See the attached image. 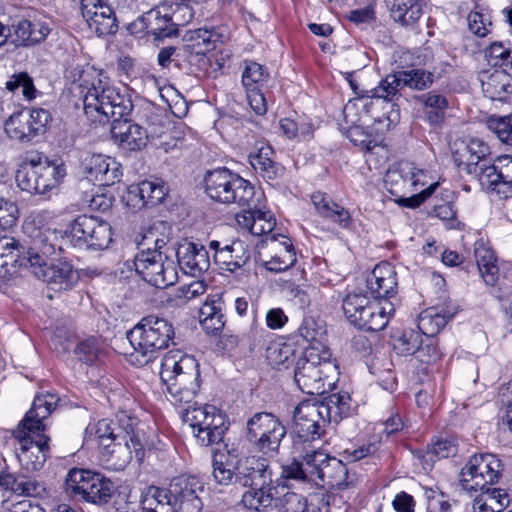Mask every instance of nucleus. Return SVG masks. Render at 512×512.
I'll list each match as a JSON object with an SVG mask.
<instances>
[{
    "label": "nucleus",
    "instance_id": "nucleus-21",
    "mask_svg": "<svg viewBox=\"0 0 512 512\" xmlns=\"http://www.w3.org/2000/svg\"><path fill=\"white\" fill-rule=\"evenodd\" d=\"M238 485L241 487H254L270 485L272 470L267 457L250 455L238 459Z\"/></svg>",
    "mask_w": 512,
    "mask_h": 512
},
{
    "label": "nucleus",
    "instance_id": "nucleus-40",
    "mask_svg": "<svg viewBox=\"0 0 512 512\" xmlns=\"http://www.w3.org/2000/svg\"><path fill=\"white\" fill-rule=\"evenodd\" d=\"M236 466H238V459H234L228 454H215L212 471L214 480L220 485H238Z\"/></svg>",
    "mask_w": 512,
    "mask_h": 512
},
{
    "label": "nucleus",
    "instance_id": "nucleus-42",
    "mask_svg": "<svg viewBox=\"0 0 512 512\" xmlns=\"http://www.w3.org/2000/svg\"><path fill=\"white\" fill-rule=\"evenodd\" d=\"M199 319L202 328L207 333L216 334L220 332L225 324L222 313V302L220 299L206 301L199 311Z\"/></svg>",
    "mask_w": 512,
    "mask_h": 512
},
{
    "label": "nucleus",
    "instance_id": "nucleus-31",
    "mask_svg": "<svg viewBox=\"0 0 512 512\" xmlns=\"http://www.w3.org/2000/svg\"><path fill=\"white\" fill-rule=\"evenodd\" d=\"M458 312L456 306L431 307L423 311L418 317L417 327L421 335L433 337L439 333L450 319Z\"/></svg>",
    "mask_w": 512,
    "mask_h": 512
},
{
    "label": "nucleus",
    "instance_id": "nucleus-26",
    "mask_svg": "<svg viewBox=\"0 0 512 512\" xmlns=\"http://www.w3.org/2000/svg\"><path fill=\"white\" fill-rule=\"evenodd\" d=\"M368 292L377 300H387L396 294V273L388 262L377 264L366 278Z\"/></svg>",
    "mask_w": 512,
    "mask_h": 512
},
{
    "label": "nucleus",
    "instance_id": "nucleus-29",
    "mask_svg": "<svg viewBox=\"0 0 512 512\" xmlns=\"http://www.w3.org/2000/svg\"><path fill=\"white\" fill-rule=\"evenodd\" d=\"M490 154L489 146L480 139L473 138L467 143H462L460 148L453 151L452 156L454 163L465 170L468 174L476 172L478 165L486 162L487 156Z\"/></svg>",
    "mask_w": 512,
    "mask_h": 512
},
{
    "label": "nucleus",
    "instance_id": "nucleus-51",
    "mask_svg": "<svg viewBox=\"0 0 512 512\" xmlns=\"http://www.w3.org/2000/svg\"><path fill=\"white\" fill-rule=\"evenodd\" d=\"M422 335L415 330H405L394 342V350L399 355H413L421 352Z\"/></svg>",
    "mask_w": 512,
    "mask_h": 512
},
{
    "label": "nucleus",
    "instance_id": "nucleus-23",
    "mask_svg": "<svg viewBox=\"0 0 512 512\" xmlns=\"http://www.w3.org/2000/svg\"><path fill=\"white\" fill-rule=\"evenodd\" d=\"M84 170L86 178L99 186H111L122 176L120 163L101 154H93L86 159Z\"/></svg>",
    "mask_w": 512,
    "mask_h": 512
},
{
    "label": "nucleus",
    "instance_id": "nucleus-52",
    "mask_svg": "<svg viewBox=\"0 0 512 512\" xmlns=\"http://www.w3.org/2000/svg\"><path fill=\"white\" fill-rule=\"evenodd\" d=\"M399 77H401L404 87H409L415 90L427 89L434 81L433 73L423 69L399 71Z\"/></svg>",
    "mask_w": 512,
    "mask_h": 512
},
{
    "label": "nucleus",
    "instance_id": "nucleus-41",
    "mask_svg": "<svg viewBox=\"0 0 512 512\" xmlns=\"http://www.w3.org/2000/svg\"><path fill=\"white\" fill-rule=\"evenodd\" d=\"M141 508L143 512H173L170 487L150 486L142 496Z\"/></svg>",
    "mask_w": 512,
    "mask_h": 512
},
{
    "label": "nucleus",
    "instance_id": "nucleus-59",
    "mask_svg": "<svg viewBox=\"0 0 512 512\" xmlns=\"http://www.w3.org/2000/svg\"><path fill=\"white\" fill-rule=\"evenodd\" d=\"M472 174L476 175L482 184H487L493 189H497L501 185V179L498 177V159H495L492 164L486 159V162L480 163L478 170Z\"/></svg>",
    "mask_w": 512,
    "mask_h": 512
},
{
    "label": "nucleus",
    "instance_id": "nucleus-27",
    "mask_svg": "<svg viewBox=\"0 0 512 512\" xmlns=\"http://www.w3.org/2000/svg\"><path fill=\"white\" fill-rule=\"evenodd\" d=\"M31 272L50 285L53 290H69L79 280L77 271L67 262L50 266L46 262Z\"/></svg>",
    "mask_w": 512,
    "mask_h": 512
},
{
    "label": "nucleus",
    "instance_id": "nucleus-30",
    "mask_svg": "<svg viewBox=\"0 0 512 512\" xmlns=\"http://www.w3.org/2000/svg\"><path fill=\"white\" fill-rule=\"evenodd\" d=\"M311 201L319 214L324 219H327L343 229H348L352 225V217L350 212L339 205L333 199L322 192H315L311 195Z\"/></svg>",
    "mask_w": 512,
    "mask_h": 512
},
{
    "label": "nucleus",
    "instance_id": "nucleus-46",
    "mask_svg": "<svg viewBox=\"0 0 512 512\" xmlns=\"http://www.w3.org/2000/svg\"><path fill=\"white\" fill-rule=\"evenodd\" d=\"M404 88L399 71L387 75L380 81L379 85L371 90L372 97L393 102L401 97V90Z\"/></svg>",
    "mask_w": 512,
    "mask_h": 512
},
{
    "label": "nucleus",
    "instance_id": "nucleus-3",
    "mask_svg": "<svg viewBox=\"0 0 512 512\" xmlns=\"http://www.w3.org/2000/svg\"><path fill=\"white\" fill-rule=\"evenodd\" d=\"M59 397L52 393L35 396L32 407L14 431L18 441L16 456L22 470L27 472L40 471L50 456V437L45 431L43 421L57 406Z\"/></svg>",
    "mask_w": 512,
    "mask_h": 512
},
{
    "label": "nucleus",
    "instance_id": "nucleus-15",
    "mask_svg": "<svg viewBox=\"0 0 512 512\" xmlns=\"http://www.w3.org/2000/svg\"><path fill=\"white\" fill-rule=\"evenodd\" d=\"M501 466L494 454L473 455L460 472V484L467 491L484 490L498 481Z\"/></svg>",
    "mask_w": 512,
    "mask_h": 512
},
{
    "label": "nucleus",
    "instance_id": "nucleus-53",
    "mask_svg": "<svg viewBox=\"0 0 512 512\" xmlns=\"http://www.w3.org/2000/svg\"><path fill=\"white\" fill-rule=\"evenodd\" d=\"M268 76V71L263 65L249 61L246 62L245 69L242 73V83L246 90L259 89V86L267 81Z\"/></svg>",
    "mask_w": 512,
    "mask_h": 512
},
{
    "label": "nucleus",
    "instance_id": "nucleus-37",
    "mask_svg": "<svg viewBox=\"0 0 512 512\" xmlns=\"http://www.w3.org/2000/svg\"><path fill=\"white\" fill-rule=\"evenodd\" d=\"M394 309L391 303L387 307H381L378 302H370L366 308L362 309L361 323H352L359 329L366 331L376 332L384 329L388 324V314L393 312Z\"/></svg>",
    "mask_w": 512,
    "mask_h": 512
},
{
    "label": "nucleus",
    "instance_id": "nucleus-11",
    "mask_svg": "<svg viewBox=\"0 0 512 512\" xmlns=\"http://www.w3.org/2000/svg\"><path fill=\"white\" fill-rule=\"evenodd\" d=\"M421 176H424L423 171H417L410 163H402L397 169L388 170L384 181L392 195L400 196L398 203L416 208L429 198L438 186V183H432L419 193H412L416 191Z\"/></svg>",
    "mask_w": 512,
    "mask_h": 512
},
{
    "label": "nucleus",
    "instance_id": "nucleus-24",
    "mask_svg": "<svg viewBox=\"0 0 512 512\" xmlns=\"http://www.w3.org/2000/svg\"><path fill=\"white\" fill-rule=\"evenodd\" d=\"M0 487L19 496L42 498L46 495L45 483L22 471H0Z\"/></svg>",
    "mask_w": 512,
    "mask_h": 512
},
{
    "label": "nucleus",
    "instance_id": "nucleus-55",
    "mask_svg": "<svg viewBox=\"0 0 512 512\" xmlns=\"http://www.w3.org/2000/svg\"><path fill=\"white\" fill-rule=\"evenodd\" d=\"M487 127L502 143L512 146L511 116H491L487 120Z\"/></svg>",
    "mask_w": 512,
    "mask_h": 512
},
{
    "label": "nucleus",
    "instance_id": "nucleus-32",
    "mask_svg": "<svg viewBox=\"0 0 512 512\" xmlns=\"http://www.w3.org/2000/svg\"><path fill=\"white\" fill-rule=\"evenodd\" d=\"M319 485L322 487L338 488L344 490L352 485L349 480L348 469L339 459L327 454V460L324 461L318 477Z\"/></svg>",
    "mask_w": 512,
    "mask_h": 512
},
{
    "label": "nucleus",
    "instance_id": "nucleus-48",
    "mask_svg": "<svg viewBox=\"0 0 512 512\" xmlns=\"http://www.w3.org/2000/svg\"><path fill=\"white\" fill-rule=\"evenodd\" d=\"M190 40L193 42L191 47L196 49L195 56L200 57V61L205 62L204 54L214 49L215 43L219 40V34L205 28H200L192 32Z\"/></svg>",
    "mask_w": 512,
    "mask_h": 512
},
{
    "label": "nucleus",
    "instance_id": "nucleus-5",
    "mask_svg": "<svg viewBox=\"0 0 512 512\" xmlns=\"http://www.w3.org/2000/svg\"><path fill=\"white\" fill-rule=\"evenodd\" d=\"M127 340L134 349L130 355L138 366H144L154 360L157 353L169 346L174 338L172 324L154 315L144 317L126 333Z\"/></svg>",
    "mask_w": 512,
    "mask_h": 512
},
{
    "label": "nucleus",
    "instance_id": "nucleus-60",
    "mask_svg": "<svg viewBox=\"0 0 512 512\" xmlns=\"http://www.w3.org/2000/svg\"><path fill=\"white\" fill-rule=\"evenodd\" d=\"M22 255L23 247L15 238L9 236L0 237L1 258H5L6 260L11 262L12 267H16L19 266V261H16V259H20Z\"/></svg>",
    "mask_w": 512,
    "mask_h": 512
},
{
    "label": "nucleus",
    "instance_id": "nucleus-58",
    "mask_svg": "<svg viewBox=\"0 0 512 512\" xmlns=\"http://www.w3.org/2000/svg\"><path fill=\"white\" fill-rule=\"evenodd\" d=\"M100 352V341L95 337H89L80 341L74 349L76 357L86 363H94Z\"/></svg>",
    "mask_w": 512,
    "mask_h": 512
},
{
    "label": "nucleus",
    "instance_id": "nucleus-33",
    "mask_svg": "<svg viewBox=\"0 0 512 512\" xmlns=\"http://www.w3.org/2000/svg\"><path fill=\"white\" fill-rule=\"evenodd\" d=\"M272 154L270 146H262L256 153H250L248 156L251 167L267 182L275 181L284 174V167L271 159Z\"/></svg>",
    "mask_w": 512,
    "mask_h": 512
},
{
    "label": "nucleus",
    "instance_id": "nucleus-39",
    "mask_svg": "<svg viewBox=\"0 0 512 512\" xmlns=\"http://www.w3.org/2000/svg\"><path fill=\"white\" fill-rule=\"evenodd\" d=\"M274 254L269 260L263 261V266L271 272H282L293 266L296 262V253L289 240L277 243L272 237Z\"/></svg>",
    "mask_w": 512,
    "mask_h": 512
},
{
    "label": "nucleus",
    "instance_id": "nucleus-6",
    "mask_svg": "<svg viewBox=\"0 0 512 512\" xmlns=\"http://www.w3.org/2000/svg\"><path fill=\"white\" fill-rule=\"evenodd\" d=\"M65 175L66 168L62 162L36 154L23 161L16 172L15 180L21 190L44 195L58 187Z\"/></svg>",
    "mask_w": 512,
    "mask_h": 512
},
{
    "label": "nucleus",
    "instance_id": "nucleus-49",
    "mask_svg": "<svg viewBox=\"0 0 512 512\" xmlns=\"http://www.w3.org/2000/svg\"><path fill=\"white\" fill-rule=\"evenodd\" d=\"M371 301L361 293H350L343 299V312L350 323H361L362 309L366 308Z\"/></svg>",
    "mask_w": 512,
    "mask_h": 512
},
{
    "label": "nucleus",
    "instance_id": "nucleus-7",
    "mask_svg": "<svg viewBox=\"0 0 512 512\" xmlns=\"http://www.w3.org/2000/svg\"><path fill=\"white\" fill-rule=\"evenodd\" d=\"M205 192L215 202L252 206L257 203L255 187L227 168L208 171L204 177Z\"/></svg>",
    "mask_w": 512,
    "mask_h": 512
},
{
    "label": "nucleus",
    "instance_id": "nucleus-14",
    "mask_svg": "<svg viewBox=\"0 0 512 512\" xmlns=\"http://www.w3.org/2000/svg\"><path fill=\"white\" fill-rule=\"evenodd\" d=\"M326 408L321 403L303 401L293 411L294 444H304L319 439L329 423Z\"/></svg>",
    "mask_w": 512,
    "mask_h": 512
},
{
    "label": "nucleus",
    "instance_id": "nucleus-64",
    "mask_svg": "<svg viewBox=\"0 0 512 512\" xmlns=\"http://www.w3.org/2000/svg\"><path fill=\"white\" fill-rule=\"evenodd\" d=\"M484 492L489 500V508L494 512H502L510 503V497L508 493L500 488H489L488 486L484 489Z\"/></svg>",
    "mask_w": 512,
    "mask_h": 512
},
{
    "label": "nucleus",
    "instance_id": "nucleus-43",
    "mask_svg": "<svg viewBox=\"0 0 512 512\" xmlns=\"http://www.w3.org/2000/svg\"><path fill=\"white\" fill-rule=\"evenodd\" d=\"M476 263L481 273L484 282L487 285H495L498 279V266L496 264V257L494 251L485 246L484 244H479L476 246L474 251Z\"/></svg>",
    "mask_w": 512,
    "mask_h": 512
},
{
    "label": "nucleus",
    "instance_id": "nucleus-13",
    "mask_svg": "<svg viewBox=\"0 0 512 512\" xmlns=\"http://www.w3.org/2000/svg\"><path fill=\"white\" fill-rule=\"evenodd\" d=\"M134 266L137 274L157 288H166L177 281L173 260L157 249H147L136 254Z\"/></svg>",
    "mask_w": 512,
    "mask_h": 512
},
{
    "label": "nucleus",
    "instance_id": "nucleus-28",
    "mask_svg": "<svg viewBox=\"0 0 512 512\" xmlns=\"http://www.w3.org/2000/svg\"><path fill=\"white\" fill-rule=\"evenodd\" d=\"M177 261L180 269L193 277L207 271L210 262L207 250L202 245L193 242H184L176 250Z\"/></svg>",
    "mask_w": 512,
    "mask_h": 512
},
{
    "label": "nucleus",
    "instance_id": "nucleus-1",
    "mask_svg": "<svg viewBox=\"0 0 512 512\" xmlns=\"http://www.w3.org/2000/svg\"><path fill=\"white\" fill-rule=\"evenodd\" d=\"M70 90L82 99L84 114L89 121L111 122V137L121 149L141 151L149 140H154L152 133L128 119L133 110L131 99L114 87L101 71L92 67L82 69Z\"/></svg>",
    "mask_w": 512,
    "mask_h": 512
},
{
    "label": "nucleus",
    "instance_id": "nucleus-20",
    "mask_svg": "<svg viewBox=\"0 0 512 512\" xmlns=\"http://www.w3.org/2000/svg\"><path fill=\"white\" fill-rule=\"evenodd\" d=\"M81 12L89 28L98 36L116 32L115 14L105 0H81Z\"/></svg>",
    "mask_w": 512,
    "mask_h": 512
},
{
    "label": "nucleus",
    "instance_id": "nucleus-4",
    "mask_svg": "<svg viewBox=\"0 0 512 512\" xmlns=\"http://www.w3.org/2000/svg\"><path fill=\"white\" fill-rule=\"evenodd\" d=\"M118 428L124 433L101 451L102 459L114 470L124 469L133 459L141 463L145 457V451L151 449L153 443L144 430V424L126 412L118 414Z\"/></svg>",
    "mask_w": 512,
    "mask_h": 512
},
{
    "label": "nucleus",
    "instance_id": "nucleus-25",
    "mask_svg": "<svg viewBox=\"0 0 512 512\" xmlns=\"http://www.w3.org/2000/svg\"><path fill=\"white\" fill-rule=\"evenodd\" d=\"M49 32L50 29L44 22L19 19L7 27V35L1 41L5 43L10 39L16 46H30L45 40Z\"/></svg>",
    "mask_w": 512,
    "mask_h": 512
},
{
    "label": "nucleus",
    "instance_id": "nucleus-54",
    "mask_svg": "<svg viewBox=\"0 0 512 512\" xmlns=\"http://www.w3.org/2000/svg\"><path fill=\"white\" fill-rule=\"evenodd\" d=\"M25 100L31 101L35 98L36 88L33 79L26 72L13 74L6 82V89L15 92L20 89Z\"/></svg>",
    "mask_w": 512,
    "mask_h": 512
},
{
    "label": "nucleus",
    "instance_id": "nucleus-9",
    "mask_svg": "<svg viewBox=\"0 0 512 512\" xmlns=\"http://www.w3.org/2000/svg\"><path fill=\"white\" fill-rule=\"evenodd\" d=\"M63 487L70 498L94 504H106L115 493L111 480L100 473L81 468H72L67 472Z\"/></svg>",
    "mask_w": 512,
    "mask_h": 512
},
{
    "label": "nucleus",
    "instance_id": "nucleus-47",
    "mask_svg": "<svg viewBox=\"0 0 512 512\" xmlns=\"http://www.w3.org/2000/svg\"><path fill=\"white\" fill-rule=\"evenodd\" d=\"M351 398L348 393H333L329 395L325 401L320 402L324 409L326 408V416L331 421H338L343 416L348 415L350 410Z\"/></svg>",
    "mask_w": 512,
    "mask_h": 512
},
{
    "label": "nucleus",
    "instance_id": "nucleus-8",
    "mask_svg": "<svg viewBox=\"0 0 512 512\" xmlns=\"http://www.w3.org/2000/svg\"><path fill=\"white\" fill-rule=\"evenodd\" d=\"M331 352L327 347L308 346L301 352L294 366V382L303 393L308 395L324 394V372L332 367Z\"/></svg>",
    "mask_w": 512,
    "mask_h": 512
},
{
    "label": "nucleus",
    "instance_id": "nucleus-17",
    "mask_svg": "<svg viewBox=\"0 0 512 512\" xmlns=\"http://www.w3.org/2000/svg\"><path fill=\"white\" fill-rule=\"evenodd\" d=\"M204 484L195 476L181 475L170 482L173 512H201Z\"/></svg>",
    "mask_w": 512,
    "mask_h": 512
},
{
    "label": "nucleus",
    "instance_id": "nucleus-50",
    "mask_svg": "<svg viewBox=\"0 0 512 512\" xmlns=\"http://www.w3.org/2000/svg\"><path fill=\"white\" fill-rule=\"evenodd\" d=\"M326 330L322 322L309 316L305 317L299 327V334L303 339L310 343L309 346L325 347L322 345V340L325 336Z\"/></svg>",
    "mask_w": 512,
    "mask_h": 512
},
{
    "label": "nucleus",
    "instance_id": "nucleus-19",
    "mask_svg": "<svg viewBox=\"0 0 512 512\" xmlns=\"http://www.w3.org/2000/svg\"><path fill=\"white\" fill-rule=\"evenodd\" d=\"M326 460L327 454L324 452L317 449L307 450L301 456V460L293 459L291 463L282 467V476L286 479L314 482L319 485L320 469Z\"/></svg>",
    "mask_w": 512,
    "mask_h": 512
},
{
    "label": "nucleus",
    "instance_id": "nucleus-36",
    "mask_svg": "<svg viewBox=\"0 0 512 512\" xmlns=\"http://www.w3.org/2000/svg\"><path fill=\"white\" fill-rule=\"evenodd\" d=\"M277 487L273 485V481L270 485L254 486L250 487L249 490L244 492L242 495V503L249 509L256 510L258 512H265L276 502Z\"/></svg>",
    "mask_w": 512,
    "mask_h": 512
},
{
    "label": "nucleus",
    "instance_id": "nucleus-16",
    "mask_svg": "<svg viewBox=\"0 0 512 512\" xmlns=\"http://www.w3.org/2000/svg\"><path fill=\"white\" fill-rule=\"evenodd\" d=\"M49 120L45 109L20 110L5 121V132L12 140L29 143L45 132Z\"/></svg>",
    "mask_w": 512,
    "mask_h": 512
},
{
    "label": "nucleus",
    "instance_id": "nucleus-45",
    "mask_svg": "<svg viewBox=\"0 0 512 512\" xmlns=\"http://www.w3.org/2000/svg\"><path fill=\"white\" fill-rule=\"evenodd\" d=\"M420 100L423 104L424 115L429 123L432 125L441 123L448 107V100L443 95L434 93L422 95Z\"/></svg>",
    "mask_w": 512,
    "mask_h": 512
},
{
    "label": "nucleus",
    "instance_id": "nucleus-10",
    "mask_svg": "<svg viewBox=\"0 0 512 512\" xmlns=\"http://www.w3.org/2000/svg\"><path fill=\"white\" fill-rule=\"evenodd\" d=\"M285 436V426L271 413L257 412L246 423L245 437L248 443L264 457L278 455Z\"/></svg>",
    "mask_w": 512,
    "mask_h": 512
},
{
    "label": "nucleus",
    "instance_id": "nucleus-35",
    "mask_svg": "<svg viewBox=\"0 0 512 512\" xmlns=\"http://www.w3.org/2000/svg\"><path fill=\"white\" fill-rule=\"evenodd\" d=\"M390 15L403 26H413L422 16L420 0H386Z\"/></svg>",
    "mask_w": 512,
    "mask_h": 512
},
{
    "label": "nucleus",
    "instance_id": "nucleus-22",
    "mask_svg": "<svg viewBox=\"0 0 512 512\" xmlns=\"http://www.w3.org/2000/svg\"><path fill=\"white\" fill-rule=\"evenodd\" d=\"M254 197L257 200L255 208L252 206H241L242 210L236 214V221L254 235L268 234L273 231L276 220L270 211L262 209L264 193L258 190L255 192Z\"/></svg>",
    "mask_w": 512,
    "mask_h": 512
},
{
    "label": "nucleus",
    "instance_id": "nucleus-12",
    "mask_svg": "<svg viewBox=\"0 0 512 512\" xmlns=\"http://www.w3.org/2000/svg\"><path fill=\"white\" fill-rule=\"evenodd\" d=\"M67 237L75 247L103 250L112 242V228L99 217L83 214L72 221Z\"/></svg>",
    "mask_w": 512,
    "mask_h": 512
},
{
    "label": "nucleus",
    "instance_id": "nucleus-57",
    "mask_svg": "<svg viewBox=\"0 0 512 512\" xmlns=\"http://www.w3.org/2000/svg\"><path fill=\"white\" fill-rule=\"evenodd\" d=\"M95 437L99 445L103 448L108 447L114 441H117L124 433L116 426H112L111 422L107 419H102L95 425Z\"/></svg>",
    "mask_w": 512,
    "mask_h": 512
},
{
    "label": "nucleus",
    "instance_id": "nucleus-34",
    "mask_svg": "<svg viewBox=\"0 0 512 512\" xmlns=\"http://www.w3.org/2000/svg\"><path fill=\"white\" fill-rule=\"evenodd\" d=\"M250 250L241 240H235L229 245L223 246L222 251L215 255V262L229 272H234L243 267L250 260Z\"/></svg>",
    "mask_w": 512,
    "mask_h": 512
},
{
    "label": "nucleus",
    "instance_id": "nucleus-56",
    "mask_svg": "<svg viewBox=\"0 0 512 512\" xmlns=\"http://www.w3.org/2000/svg\"><path fill=\"white\" fill-rule=\"evenodd\" d=\"M275 506L278 512H305L307 500L301 494L287 491L285 494L277 497Z\"/></svg>",
    "mask_w": 512,
    "mask_h": 512
},
{
    "label": "nucleus",
    "instance_id": "nucleus-63",
    "mask_svg": "<svg viewBox=\"0 0 512 512\" xmlns=\"http://www.w3.org/2000/svg\"><path fill=\"white\" fill-rule=\"evenodd\" d=\"M19 217L17 205L3 197H0V228L8 229L16 224Z\"/></svg>",
    "mask_w": 512,
    "mask_h": 512
},
{
    "label": "nucleus",
    "instance_id": "nucleus-2",
    "mask_svg": "<svg viewBox=\"0 0 512 512\" xmlns=\"http://www.w3.org/2000/svg\"><path fill=\"white\" fill-rule=\"evenodd\" d=\"M160 378L173 405L187 404L183 420L203 446L220 443L228 429L225 416L213 405L191 404L200 388V371L196 359L180 352H169L161 363Z\"/></svg>",
    "mask_w": 512,
    "mask_h": 512
},
{
    "label": "nucleus",
    "instance_id": "nucleus-62",
    "mask_svg": "<svg viewBox=\"0 0 512 512\" xmlns=\"http://www.w3.org/2000/svg\"><path fill=\"white\" fill-rule=\"evenodd\" d=\"M367 98L359 97L353 100H349L343 108V116L345 122L350 126L356 125L361 121L360 112H365L368 105Z\"/></svg>",
    "mask_w": 512,
    "mask_h": 512
},
{
    "label": "nucleus",
    "instance_id": "nucleus-38",
    "mask_svg": "<svg viewBox=\"0 0 512 512\" xmlns=\"http://www.w3.org/2000/svg\"><path fill=\"white\" fill-rule=\"evenodd\" d=\"M481 87L484 96L494 101H505L511 93L509 77L503 71L495 70L491 74H484Z\"/></svg>",
    "mask_w": 512,
    "mask_h": 512
},
{
    "label": "nucleus",
    "instance_id": "nucleus-61",
    "mask_svg": "<svg viewBox=\"0 0 512 512\" xmlns=\"http://www.w3.org/2000/svg\"><path fill=\"white\" fill-rule=\"evenodd\" d=\"M347 137L354 145L366 151H371L378 145L377 140L359 124L352 125L348 128Z\"/></svg>",
    "mask_w": 512,
    "mask_h": 512
},
{
    "label": "nucleus",
    "instance_id": "nucleus-18",
    "mask_svg": "<svg viewBox=\"0 0 512 512\" xmlns=\"http://www.w3.org/2000/svg\"><path fill=\"white\" fill-rule=\"evenodd\" d=\"M30 241L23 248V255L19 261V267H25L32 271L47 262V259L55 253V232L49 229L32 228L29 234Z\"/></svg>",
    "mask_w": 512,
    "mask_h": 512
},
{
    "label": "nucleus",
    "instance_id": "nucleus-44",
    "mask_svg": "<svg viewBox=\"0 0 512 512\" xmlns=\"http://www.w3.org/2000/svg\"><path fill=\"white\" fill-rule=\"evenodd\" d=\"M147 34L154 35L157 39L169 37L177 32L175 24L168 15L160 16L158 11L151 10L142 17Z\"/></svg>",
    "mask_w": 512,
    "mask_h": 512
}]
</instances>
